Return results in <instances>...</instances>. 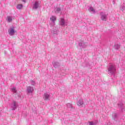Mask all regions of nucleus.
I'll list each match as a JSON object with an SVG mask.
<instances>
[{
    "label": "nucleus",
    "mask_w": 125,
    "mask_h": 125,
    "mask_svg": "<svg viewBox=\"0 0 125 125\" xmlns=\"http://www.w3.org/2000/svg\"><path fill=\"white\" fill-rule=\"evenodd\" d=\"M107 70L109 75H115V73H116V68L114 65L110 64L108 65Z\"/></svg>",
    "instance_id": "obj_1"
},
{
    "label": "nucleus",
    "mask_w": 125,
    "mask_h": 125,
    "mask_svg": "<svg viewBox=\"0 0 125 125\" xmlns=\"http://www.w3.org/2000/svg\"><path fill=\"white\" fill-rule=\"evenodd\" d=\"M43 99L45 101L50 100V93L47 92L44 93L43 95Z\"/></svg>",
    "instance_id": "obj_2"
},
{
    "label": "nucleus",
    "mask_w": 125,
    "mask_h": 125,
    "mask_svg": "<svg viewBox=\"0 0 125 125\" xmlns=\"http://www.w3.org/2000/svg\"><path fill=\"white\" fill-rule=\"evenodd\" d=\"M14 29H15V27H14V26H13L12 27H10V29H8V32L10 36H14V34H15V30H14Z\"/></svg>",
    "instance_id": "obj_3"
},
{
    "label": "nucleus",
    "mask_w": 125,
    "mask_h": 125,
    "mask_svg": "<svg viewBox=\"0 0 125 125\" xmlns=\"http://www.w3.org/2000/svg\"><path fill=\"white\" fill-rule=\"evenodd\" d=\"M100 15L101 20L103 21H107V16H108V15L104 14L103 12H101L100 13Z\"/></svg>",
    "instance_id": "obj_4"
},
{
    "label": "nucleus",
    "mask_w": 125,
    "mask_h": 125,
    "mask_svg": "<svg viewBox=\"0 0 125 125\" xmlns=\"http://www.w3.org/2000/svg\"><path fill=\"white\" fill-rule=\"evenodd\" d=\"M26 92L27 93H33L34 92V87L31 86H28L26 88Z\"/></svg>",
    "instance_id": "obj_5"
},
{
    "label": "nucleus",
    "mask_w": 125,
    "mask_h": 125,
    "mask_svg": "<svg viewBox=\"0 0 125 125\" xmlns=\"http://www.w3.org/2000/svg\"><path fill=\"white\" fill-rule=\"evenodd\" d=\"M40 7V3L37 1H35L33 4V9H38Z\"/></svg>",
    "instance_id": "obj_6"
},
{
    "label": "nucleus",
    "mask_w": 125,
    "mask_h": 125,
    "mask_svg": "<svg viewBox=\"0 0 125 125\" xmlns=\"http://www.w3.org/2000/svg\"><path fill=\"white\" fill-rule=\"evenodd\" d=\"M11 108L12 110L14 111V110H16L17 106H16V102L13 101L11 104Z\"/></svg>",
    "instance_id": "obj_7"
},
{
    "label": "nucleus",
    "mask_w": 125,
    "mask_h": 125,
    "mask_svg": "<svg viewBox=\"0 0 125 125\" xmlns=\"http://www.w3.org/2000/svg\"><path fill=\"white\" fill-rule=\"evenodd\" d=\"M79 44L82 47H86L87 46V43L84 42L83 41H81Z\"/></svg>",
    "instance_id": "obj_8"
},
{
    "label": "nucleus",
    "mask_w": 125,
    "mask_h": 125,
    "mask_svg": "<svg viewBox=\"0 0 125 125\" xmlns=\"http://www.w3.org/2000/svg\"><path fill=\"white\" fill-rule=\"evenodd\" d=\"M53 65L55 68H58V67L60 66V62H53Z\"/></svg>",
    "instance_id": "obj_9"
},
{
    "label": "nucleus",
    "mask_w": 125,
    "mask_h": 125,
    "mask_svg": "<svg viewBox=\"0 0 125 125\" xmlns=\"http://www.w3.org/2000/svg\"><path fill=\"white\" fill-rule=\"evenodd\" d=\"M54 10L56 13H60V12L61 11V8L56 7Z\"/></svg>",
    "instance_id": "obj_10"
},
{
    "label": "nucleus",
    "mask_w": 125,
    "mask_h": 125,
    "mask_svg": "<svg viewBox=\"0 0 125 125\" xmlns=\"http://www.w3.org/2000/svg\"><path fill=\"white\" fill-rule=\"evenodd\" d=\"M50 19L54 24L55 23V21H56V17L55 16H52Z\"/></svg>",
    "instance_id": "obj_11"
},
{
    "label": "nucleus",
    "mask_w": 125,
    "mask_h": 125,
    "mask_svg": "<svg viewBox=\"0 0 125 125\" xmlns=\"http://www.w3.org/2000/svg\"><path fill=\"white\" fill-rule=\"evenodd\" d=\"M60 24L61 25V26H65V20L64 19H61Z\"/></svg>",
    "instance_id": "obj_12"
},
{
    "label": "nucleus",
    "mask_w": 125,
    "mask_h": 125,
    "mask_svg": "<svg viewBox=\"0 0 125 125\" xmlns=\"http://www.w3.org/2000/svg\"><path fill=\"white\" fill-rule=\"evenodd\" d=\"M112 119L113 120H116V119H118V113L114 112L112 114Z\"/></svg>",
    "instance_id": "obj_13"
},
{
    "label": "nucleus",
    "mask_w": 125,
    "mask_h": 125,
    "mask_svg": "<svg viewBox=\"0 0 125 125\" xmlns=\"http://www.w3.org/2000/svg\"><path fill=\"white\" fill-rule=\"evenodd\" d=\"M6 20L8 23H10L12 22V17L11 16H7L6 18Z\"/></svg>",
    "instance_id": "obj_14"
},
{
    "label": "nucleus",
    "mask_w": 125,
    "mask_h": 125,
    "mask_svg": "<svg viewBox=\"0 0 125 125\" xmlns=\"http://www.w3.org/2000/svg\"><path fill=\"white\" fill-rule=\"evenodd\" d=\"M77 104L78 106H82V105H83V100H80L78 102Z\"/></svg>",
    "instance_id": "obj_15"
},
{
    "label": "nucleus",
    "mask_w": 125,
    "mask_h": 125,
    "mask_svg": "<svg viewBox=\"0 0 125 125\" xmlns=\"http://www.w3.org/2000/svg\"><path fill=\"white\" fill-rule=\"evenodd\" d=\"M22 7H23V5L22 4H19L17 6V9H21Z\"/></svg>",
    "instance_id": "obj_16"
},
{
    "label": "nucleus",
    "mask_w": 125,
    "mask_h": 125,
    "mask_svg": "<svg viewBox=\"0 0 125 125\" xmlns=\"http://www.w3.org/2000/svg\"><path fill=\"white\" fill-rule=\"evenodd\" d=\"M89 11H92V12H93L94 13H95V10L92 7H90L89 9Z\"/></svg>",
    "instance_id": "obj_17"
},
{
    "label": "nucleus",
    "mask_w": 125,
    "mask_h": 125,
    "mask_svg": "<svg viewBox=\"0 0 125 125\" xmlns=\"http://www.w3.org/2000/svg\"><path fill=\"white\" fill-rule=\"evenodd\" d=\"M30 83H31V85H36V82H35L34 80H31Z\"/></svg>",
    "instance_id": "obj_18"
},
{
    "label": "nucleus",
    "mask_w": 125,
    "mask_h": 125,
    "mask_svg": "<svg viewBox=\"0 0 125 125\" xmlns=\"http://www.w3.org/2000/svg\"><path fill=\"white\" fill-rule=\"evenodd\" d=\"M114 47L115 49H119V48H120V45H119L118 44H115L114 45Z\"/></svg>",
    "instance_id": "obj_19"
},
{
    "label": "nucleus",
    "mask_w": 125,
    "mask_h": 125,
    "mask_svg": "<svg viewBox=\"0 0 125 125\" xmlns=\"http://www.w3.org/2000/svg\"><path fill=\"white\" fill-rule=\"evenodd\" d=\"M12 91H13V92H15V93H16L17 91H16V87H14L12 88Z\"/></svg>",
    "instance_id": "obj_20"
},
{
    "label": "nucleus",
    "mask_w": 125,
    "mask_h": 125,
    "mask_svg": "<svg viewBox=\"0 0 125 125\" xmlns=\"http://www.w3.org/2000/svg\"><path fill=\"white\" fill-rule=\"evenodd\" d=\"M52 33H53V34H54L55 35H56V34H57V29H55V30H53L52 31Z\"/></svg>",
    "instance_id": "obj_21"
},
{
    "label": "nucleus",
    "mask_w": 125,
    "mask_h": 125,
    "mask_svg": "<svg viewBox=\"0 0 125 125\" xmlns=\"http://www.w3.org/2000/svg\"><path fill=\"white\" fill-rule=\"evenodd\" d=\"M67 106L68 107V108H73V106H72V104L70 103L67 104Z\"/></svg>",
    "instance_id": "obj_22"
},
{
    "label": "nucleus",
    "mask_w": 125,
    "mask_h": 125,
    "mask_svg": "<svg viewBox=\"0 0 125 125\" xmlns=\"http://www.w3.org/2000/svg\"><path fill=\"white\" fill-rule=\"evenodd\" d=\"M96 124L93 123V122H89V125H95Z\"/></svg>",
    "instance_id": "obj_23"
},
{
    "label": "nucleus",
    "mask_w": 125,
    "mask_h": 125,
    "mask_svg": "<svg viewBox=\"0 0 125 125\" xmlns=\"http://www.w3.org/2000/svg\"><path fill=\"white\" fill-rule=\"evenodd\" d=\"M118 106L120 107V108H122V107H123V103H120L118 104Z\"/></svg>",
    "instance_id": "obj_24"
},
{
    "label": "nucleus",
    "mask_w": 125,
    "mask_h": 125,
    "mask_svg": "<svg viewBox=\"0 0 125 125\" xmlns=\"http://www.w3.org/2000/svg\"><path fill=\"white\" fill-rule=\"evenodd\" d=\"M125 9V7L123 6L121 8V10H122V11H124Z\"/></svg>",
    "instance_id": "obj_25"
},
{
    "label": "nucleus",
    "mask_w": 125,
    "mask_h": 125,
    "mask_svg": "<svg viewBox=\"0 0 125 125\" xmlns=\"http://www.w3.org/2000/svg\"><path fill=\"white\" fill-rule=\"evenodd\" d=\"M23 2H26V0H21Z\"/></svg>",
    "instance_id": "obj_26"
},
{
    "label": "nucleus",
    "mask_w": 125,
    "mask_h": 125,
    "mask_svg": "<svg viewBox=\"0 0 125 125\" xmlns=\"http://www.w3.org/2000/svg\"><path fill=\"white\" fill-rule=\"evenodd\" d=\"M124 110V108H121V110H122V112H124V110Z\"/></svg>",
    "instance_id": "obj_27"
}]
</instances>
